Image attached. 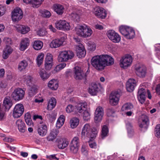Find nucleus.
<instances>
[{
  "instance_id": "obj_1",
  "label": "nucleus",
  "mask_w": 160,
  "mask_h": 160,
  "mask_svg": "<svg viewBox=\"0 0 160 160\" xmlns=\"http://www.w3.org/2000/svg\"><path fill=\"white\" fill-rule=\"evenodd\" d=\"M76 31L78 36L84 38L90 37L92 33L91 29L85 24L78 26L76 28Z\"/></svg>"
},
{
  "instance_id": "obj_2",
  "label": "nucleus",
  "mask_w": 160,
  "mask_h": 160,
  "mask_svg": "<svg viewBox=\"0 0 160 160\" xmlns=\"http://www.w3.org/2000/svg\"><path fill=\"white\" fill-rule=\"evenodd\" d=\"M97 133L96 130L92 131L90 125L85 124L82 128L81 133V137L82 139L87 138H93L96 137Z\"/></svg>"
},
{
  "instance_id": "obj_3",
  "label": "nucleus",
  "mask_w": 160,
  "mask_h": 160,
  "mask_svg": "<svg viewBox=\"0 0 160 160\" xmlns=\"http://www.w3.org/2000/svg\"><path fill=\"white\" fill-rule=\"evenodd\" d=\"M101 55L95 56L91 59V64L97 70H102L105 67Z\"/></svg>"
},
{
  "instance_id": "obj_4",
  "label": "nucleus",
  "mask_w": 160,
  "mask_h": 160,
  "mask_svg": "<svg viewBox=\"0 0 160 160\" xmlns=\"http://www.w3.org/2000/svg\"><path fill=\"white\" fill-rule=\"evenodd\" d=\"M77 110L75 111L83 114V118L85 120L88 121L90 118V114L86 110L87 105L86 103H79L76 106Z\"/></svg>"
},
{
  "instance_id": "obj_5",
  "label": "nucleus",
  "mask_w": 160,
  "mask_h": 160,
  "mask_svg": "<svg viewBox=\"0 0 160 160\" xmlns=\"http://www.w3.org/2000/svg\"><path fill=\"white\" fill-rule=\"evenodd\" d=\"M25 94V91L20 88H17L14 90L11 97L15 101H18L23 99Z\"/></svg>"
},
{
  "instance_id": "obj_6",
  "label": "nucleus",
  "mask_w": 160,
  "mask_h": 160,
  "mask_svg": "<svg viewBox=\"0 0 160 160\" xmlns=\"http://www.w3.org/2000/svg\"><path fill=\"white\" fill-rule=\"evenodd\" d=\"M135 69V73L138 77L141 78L146 77L147 74V71L145 66L142 64H137Z\"/></svg>"
},
{
  "instance_id": "obj_7",
  "label": "nucleus",
  "mask_w": 160,
  "mask_h": 160,
  "mask_svg": "<svg viewBox=\"0 0 160 160\" xmlns=\"http://www.w3.org/2000/svg\"><path fill=\"white\" fill-rule=\"evenodd\" d=\"M74 56V54L72 51H64L60 53L58 57V60L59 62H66L72 58Z\"/></svg>"
},
{
  "instance_id": "obj_8",
  "label": "nucleus",
  "mask_w": 160,
  "mask_h": 160,
  "mask_svg": "<svg viewBox=\"0 0 160 160\" xmlns=\"http://www.w3.org/2000/svg\"><path fill=\"white\" fill-rule=\"evenodd\" d=\"M80 146L79 139L78 137H74L72 140L70 145V150L71 152L76 154L77 153Z\"/></svg>"
},
{
  "instance_id": "obj_9",
  "label": "nucleus",
  "mask_w": 160,
  "mask_h": 160,
  "mask_svg": "<svg viewBox=\"0 0 160 160\" xmlns=\"http://www.w3.org/2000/svg\"><path fill=\"white\" fill-rule=\"evenodd\" d=\"M74 77L77 80H87V75L84 72L81 68L78 67H76L74 68Z\"/></svg>"
},
{
  "instance_id": "obj_10",
  "label": "nucleus",
  "mask_w": 160,
  "mask_h": 160,
  "mask_svg": "<svg viewBox=\"0 0 160 160\" xmlns=\"http://www.w3.org/2000/svg\"><path fill=\"white\" fill-rule=\"evenodd\" d=\"M55 27L60 30L68 31L70 29L69 24L64 20H58L55 23Z\"/></svg>"
},
{
  "instance_id": "obj_11",
  "label": "nucleus",
  "mask_w": 160,
  "mask_h": 160,
  "mask_svg": "<svg viewBox=\"0 0 160 160\" xmlns=\"http://www.w3.org/2000/svg\"><path fill=\"white\" fill-rule=\"evenodd\" d=\"M132 56L129 54L126 55L123 57L120 60V65L121 68H125L129 66L132 62Z\"/></svg>"
},
{
  "instance_id": "obj_12",
  "label": "nucleus",
  "mask_w": 160,
  "mask_h": 160,
  "mask_svg": "<svg viewBox=\"0 0 160 160\" xmlns=\"http://www.w3.org/2000/svg\"><path fill=\"white\" fill-rule=\"evenodd\" d=\"M24 111L23 105L22 104H16L14 108L13 112V116L14 118L20 117L23 114Z\"/></svg>"
},
{
  "instance_id": "obj_13",
  "label": "nucleus",
  "mask_w": 160,
  "mask_h": 160,
  "mask_svg": "<svg viewBox=\"0 0 160 160\" xmlns=\"http://www.w3.org/2000/svg\"><path fill=\"white\" fill-rule=\"evenodd\" d=\"M22 12L19 8H15L12 12V18L13 21H18L22 18Z\"/></svg>"
},
{
  "instance_id": "obj_14",
  "label": "nucleus",
  "mask_w": 160,
  "mask_h": 160,
  "mask_svg": "<svg viewBox=\"0 0 160 160\" xmlns=\"http://www.w3.org/2000/svg\"><path fill=\"white\" fill-rule=\"evenodd\" d=\"M107 35L108 38L114 42H118L120 41V36L113 30H109L107 33Z\"/></svg>"
},
{
  "instance_id": "obj_15",
  "label": "nucleus",
  "mask_w": 160,
  "mask_h": 160,
  "mask_svg": "<svg viewBox=\"0 0 160 160\" xmlns=\"http://www.w3.org/2000/svg\"><path fill=\"white\" fill-rule=\"evenodd\" d=\"M93 13L98 18L101 19L105 18L107 16L105 10L103 8L99 7L94 8Z\"/></svg>"
},
{
  "instance_id": "obj_16",
  "label": "nucleus",
  "mask_w": 160,
  "mask_h": 160,
  "mask_svg": "<svg viewBox=\"0 0 160 160\" xmlns=\"http://www.w3.org/2000/svg\"><path fill=\"white\" fill-rule=\"evenodd\" d=\"M120 96V94L118 92H112L109 97L110 104L113 106L117 105L119 101Z\"/></svg>"
},
{
  "instance_id": "obj_17",
  "label": "nucleus",
  "mask_w": 160,
  "mask_h": 160,
  "mask_svg": "<svg viewBox=\"0 0 160 160\" xmlns=\"http://www.w3.org/2000/svg\"><path fill=\"white\" fill-rule=\"evenodd\" d=\"M103 110L101 107L97 108L95 112L94 121L96 123L100 122L103 115Z\"/></svg>"
},
{
  "instance_id": "obj_18",
  "label": "nucleus",
  "mask_w": 160,
  "mask_h": 160,
  "mask_svg": "<svg viewBox=\"0 0 160 160\" xmlns=\"http://www.w3.org/2000/svg\"><path fill=\"white\" fill-rule=\"evenodd\" d=\"M136 81L134 79H129L126 84L127 90L130 92L133 91L136 85Z\"/></svg>"
},
{
  "instance_id": "obj_19",
  "label": "nucleus",
  "mask_w": 160,
  "mask_h": 160,
  "mask_svg": "<svg viewBox=\"0 0 160 160\" xmlns=\"http://www.w3.org/2000/svg\"><path fill=\"white\" fill-rule=\"evenodd\" d=\"M77 55L79 58H81L85 56L86 52L82 44H79L76 47Z\"/></svg>"
},
{
  "instance_id": "obj_20",
  "label": "nucleus",
  "mask_w": 160,
  "mask_h": 160,
  "mask_svg": "<svg viewBox=\"0 0 160 160\" xmlns=\"http://www.w3.org/2000/svg\"><path fill=\"white\" fill-rule=\"evenodd\" d=\"M102 57L103 61L104 62L105 67L107 66H110L112 65L114 63V59L110 55L105 54L102 55Z\"/></svg>"
},
{
  "instance_id": "obj_21",
  "label": "nucleus",
  "mask_w": 160,
  "mask_h": 160,
  "mask_svg": "<svg viewBox=\"0 0 160 160\" xmlns=\"http://www.w3.org/2000/svg\"><path fill=\"white\" fill-rule=\"evenodd\" d=\"M64 42L63 38H58L53 40L50 44V46L52 48H55L61 46Z\"/></svg>"
},
{
  "instance_id": "obj_22",
  "label": "nucleus",
  "mask_w": 160,
  "mask_h": 160,
  "mask_svg": "<svg viewBox=\"0 0 160 160\" xmlns=\"http://www.w3.org/2000/svg\"><path fill=\"white\" fill-rule=\"evenodd\" d=\"M99 90L98 85L94 83H91L88 88V92L92 95H96Z\"/></svg>"
},
{
  "instance_id": "obj_23",
  "label": "nucleus",
  "mask_w": 160,
  "mask_h": 160,
  "mask_svg": "<svg viewBox=\"0 0 160 160\" xmlns=\"http://www.w3.org/2000/svg\"><path fill=\"white\" fill-rule=\"evenodd\" d=\"M56 142L58 148L60 149L65 148L69 144L68 141L66 139L63 138L57 139Z\"/></svg>"
},
{
  "instance_id": "obj_24",
  "label": "nucleus",
  "mask_w": 160,
  "mask_h": 160,
  "mask_svg": "<svg viewBox=\"0 0 160 160\" xmlns=\"http://www.w3.org/2000/svg\"><path fill=\"white\" fill-rule=\"evenodd\" d=\"M16 125L19 131L22 133L24 132L26 130L25 123L21 119H18L16 122Z\"/></svg>"
},
{
  "instance_id": "obj_25",
  "label": "nucleus",
  "mask_w": 160,
  "mask_h": 160,
  "mask_svg": "<svg viewBox=\"0 0 160 160\" xmlns=\"http://www.w3.org/2000/svg\"><path fill=\"white\" fill-rule=\"evenodd\" d=\"M12 105L11 100L9 97H6L3 101L2 108L5 111H8Z\"/></svg>"
},
{
  "instance_id": "obj_26",
  "label": "nucleus",
  "mask_w": 160,
  "mask_h": 160,
  "mask_svg": "<svg viewBox=\"0 0 160 160\" xmlns=\"http://www.w3.org/2000/svg\"><path fill=\"white\" fill-rule=\"evenodd\" d=\"M29 40L28 38H25L22 39L21 42L20 49L23 51L26 49L29 45Z\"/></svg>"
},
{
  "instance_id": "obj_27",
  "label": "nucleus",
  "mask_w": 160,
  "mask_h": 160,
  "mask_svg": "<svg viewBox=\"0 0 160 160\" xmlns=\"http://www.w3.org/2000/svg\"><path fill=\"white\" fill-rule=\"evenodd\" d=\"M24 2L27 3H31L33 5L34 8H37L41 4L43 0H23Z\"/></svg>"
},
{
  "instance_id": "obj_28",
  "label": "nucleus",
  "mask_w": 160,
  "mask_h": 160,
  "mask_svg": "<svg viewBox=\"0 0 160 160\" xmlns=\"http://www.w3.org/2000/svg\"><path fill=\"white\" fill-rule=\"evenodd\" d=\"M16 28L19 32L22 34H25L30 30V28L28 27L21 25H17Z\"/></svg>"
},
{
  "instance_id": "obj_29",
  "label": "nucleus",
  "mask_w": 160,
  "mask_h": 160,
  "mask_svg": "<svg viewBox=\"0 0 160 160\" xmlns=\"http://www.w3.org/2000/svg\"><path fill=\"white\" fill-rule=\"evenodd\" d=\"M28 61L25 59L19 62L18 69L19 71L22 72L26 69L28 67Z\"/></svg>"
},
{
  "instance_id": "obj_30",
  "label": "nucleus",
  "mask_w": 160,
  "mask_h": 160,
  "mask_svg": "<svg viewBox=\"0 0 160 160\" xmlns=\"http://www.w3.org/2000/svg\"><path fill=\"white\" fill-rule=\"evenodd\" d=\"M38 133L41 136H45L47 132V128L45 124H42L38 128Z\"/></svg>"
},
{
  "instance_id": "obj_31",
  "label": "nucleus",
  "mask_w": 160,
  "mask_h": 160,
  "mask_svg": "<svg viewBox=\"0 0 160 160\" xmlns=\"http://www.w3.org/2000/svg\"><path fill=\"white\" fill-rule=\"evenodd\" d=\"M48 87L51 89L55 90H57L58 87V81L54 79L50 81L48 83Z\"/></svg>"
},
{
  "instance_id": "obj_32",
  "label": "nucleus",
  "mask_w": 160,
  "mask_h": 160,
  "mask_svg": "<svg viewBox=\"0 0 160 160\" xmlns=\"http://www.w3.org/2000/svg\"><path fill=\"white\" fill-rule=\"evenodd\" d=\"M53 8L54 11L58 15L62 14L64 11V8L63 7L59 4H55L53 5Z\"/></svg>"
},
{
  "instance_id": "obj_33",
  "label": "nucleus",
  "mask_w": 160,
  "mask_h": 160,
  "mask_svg": "<svg viewBox=\"0 0 160 160\" xmlns=\"http://www.w3.org/2000/svg\"><path fill=\"white\" fill-rule=\"evenodd\" d=\"M142 118V122L139 125V127L141 128H144L147 129L149 121L148 118L146 115H143Z\"/></svg>"
},
{
  "instance_id": "obj_34",
  "label": "nucleus",
  "mask_w": 160,
  "mask_h": 160,
  "mask_svg": "<svg viewBox=\"0 0 160 160\" xmlns=\"http://www.w3.org/2000/svg\"><path fill=\"white\" fill-rule=\"evenodd\" d=\"M109 129L107 125H104L102 127V131L101 133V137L102 139H104L108 136Z\"/></svg>"
},
{
  "instance_id": "obj_35",
  "label": "nucleus",
  "mask_w": 160,
  "mask_h": 160,
  "mask_svg": "<svg viewBox=\"0 0 160 160\" xmlns=\"http://www.w3.org/2000/svg\"><path fill=\"white\" fill-rule=\"evenodd\" d=\"M12 49L9 46L7 45L3 51L2 55L3 58L4 59H7L9 56L12 53Z\"/></svg>"
},
{
  "instance_id": "obj_36",
  "label": "nucleus",
  "mask_w": 160,
  "mask_h": 160,
  "mask_svg": "<svg viewBox=\"0 0 160 160\" xmlns=\"http://www.w3.org/2000/svg\"><path fill=\"white\" fill-rule=\"evenodd\" d=\"M56 104V100L53 97L50 98L48 102L47 109L49 110H52L55 106Z\"/></svg>"
},
{
  "instance_id": "obj_37",
  "label": "nucleus",
  "mask_w": 160,
  "mask_h": 160,
  "mask_svg": "<svg viewBox=\"0 0 160 160\" xmlns=\"http://www.w3.org/2000/svg\"><path fill=\"white\" fill-rule=\"evenodd\" d=\"M39 73L40 77L43 80H47L50 76V74L46 72L43 69L40 70Z\"/></svg>"
},
{
  "instance_id": "obj_38",
  "label": "nucleus",
  "mask_w": 160,
  "mask_h": 160,
  "mask_svg": "<svg viewBox=\"0 0 160 160\" xmlns=\"http://www.w3.org/2000/svg\"><path fill=\"white\" fill-rule=\"evenodd\" d=\"M58 133V130H56L55 131L51 132L50 134L47 137V139L49 141H53L55 138Z\"/></svg>"
},
{
  "instance_id": "obj_39",
  "label": "nucleus",
  "mask_w": 160,
  "mask_h": 160,
  "mask_svg": "<svg viewBox=\"0 0 160 160\" xmlns=\"http://www.w3.org/2000/svg\"><path fill=\"white\" fill-rule=\"evenodd\" d=\"M126 127L127 129L128 136L130 137H131L134 134V131L132 128V126L131 123L128 122L126 124Z\"/></svg>"
},
{
  "instance_id": "obj_40",
  "label": "nucleus",
  "mask_w": 160,
  "mask_h": 160,
  "mask_svg": "<svg viewBox=\"0 0 160 160\" xmlns=\"http://www.w3.org/2000/svg\"><path fill=\"white\" fill-rule=\"evenodd\" d=\"M43 46L42 42L40 41H36L33 44L34 48L37 50H40Z\"/></svg>"
},
{
  "instance_id": "obj_41",
  "label": "nucleus",
  "mask_w": 160,
  "mask_h": 160,
  "mask_svg": "<svg viewBox=\"0 0 160 160\" xmlns=\"http://www.w3.org/2000/svg\"><path fill=\"white\" fill-rule=\"evenodd\" d=\"M128 31L125 37L127 38L131 39L133 38L135 36V33L134 31L131 28L128 29Z\"/></svg>"
},
{
  "instance_id": "obj_42",
  "label": "nucleus",
  "mask_w": 160,
  "mask_h": 160,
  "mask_svg": "<svg viewBox=\"0 0 160 160\" xmlns=\"http://www.w3.org/2000/svg\"><path fill=\"white\" fill-rule=\"evenodd\" d=\"M71 127L72 128H76L79 123V120L78 118H73L70 121Z\"/></svg>"
},
{
  "instance_id": "obj_43",
  "label": "nucleus",
  "mask_w": 160,
  "mask_h": 160,
  "mask_svg": "<svg viewBox=\"0 0 160 160\" xmlns=\"http://www.w3.org/2000/svg\"><path fill=\"white\" fill-rule=\"evenodd\" d=\"M130 28L125 26H121L119 27V31L121 34L125 36L126 35H127L128 29H129Z\"/></svg>"
},
{
  "instance_id": "obj_44",
  "label": "nucleus",
  "mask_w": 160,
  "mask_h": 160,
  "mask_svg": "<svg viewBox=\"0 0 160 160\" xmlns=\"http://www.w3.org/2000/svg\"><path fill=\"white\" fill-rule=\"evenodd\" d=\"M133 105L130 103H127L124 104L122 108V110L123 111L128 110L133 108Z\"/></svg>"
},
{
  "instance_id": "obj_45",
  "label": "nucleus",
  "mask_w": 160,
  "mask_h": 160,
  "mask_svg": "<svg viewBox=\"0 0 160 160\" xmlns=\"http://www.w3.org/2000/svg\"><path fill=\"white\" fill-rule=\"evenodd\" d=\"M6 111L0 106V121L4 120L6 118Z\"/></svg>"
},
{
  "instance_id": "obj_46",
  "label": "nucleus",
  "mask_w": 160,
  "mask_h": 160,
  "mask_svg": "<svg viewBox=\"0 0 160 160\" xmlns=\"http://www.w3.org/2000/svg\"><path fill=\"white\" fill-rule=\"evenodd\" d=\"M44 56V54L42 53H41L38 55L37 59V61L38 66H39L42 64L43 61Z\"/></svg>"
},
{
  "instance_id": "obj_47",
  "label": "nucleus",
  "mask_w": 160,
  "mask_h": 160,
  "mask_svg": "<svg viewBox=\"0 0 160 160\" xmlns=\"http://www.w3.org/2000/svg\"><path fill=\"white\" fill-rule=\"evenodd\" d=\"M37 88L35 87H31L28 91V95L32 97L37 92Z\"/></svg>"
},
{
  "instance_id": "obj_48",
  "label": "nucleus",
  "mask_w": 160,
  "mask_h": 160,
  "mask_svg": "<svg viewBox=\"0 0 160 160\" xmlns=\"http://www.w3.org/2000/svg\"><path fill=\"white\" fill-rule=\"evenodd\" d=\"M42 16L45 18H49L51 16V14L50 12L47 10H44L42 11Z\"/></svg>"
},
{
  "instance_id": "obj_49",
  "label": "nucleus",
  "mask_w": 160,
  "mask_h": 160,
  "mask_svg": "<svg viewBox=\"0 0 160 160\" xmlns=\"http://www.w3.org/2000/svg\"><path fill=\"white\" fill-rule=\"evenodd\" d=\"M72 19L75 21L78 22L80 20V17L78 14L75 12H73L71 14Z\"/></svg>"
},
{
  "instance_id": "obj_50",
  "label": "nucleus",
  "mask_w": 160,
  "mask_h": 160,
  "mask_svg": "<svg viewBox=\"0 0 160 160\" xmlns=\"http://www.w3.org/2000/svg\"><path fill=\"white\" fill-rule=\"evenodd\" d=\"M45 62L52 63V56L51 54L50 53H48L47 54L45 59Z\"/></svg>"
},
{
  "instance_id": "obj_51",
  "label": "nucleus",
  "mask_w": 160,
  "mask_h": 160,
  "mask_svg": "<svg viewBox=\"0 0 160 160\" xmlns=\"http://www.w3.org/2000/svg\"><path fill=\"white\" fill-rule=\"evenodd\" d=\"M96 47V45L94 42H90L88 44V48L91 51L95 50Z\"/></svg>"
},
{
  "instance_id": "obj_52",
  "label": "nucleus",
  "mask_w": 160,
  "mask_h": 160,
  "mask_svg": "<svg viewBox=\"0 0 160 160\" xmlns=\"http://www.w3.org/2000/svg\"><path fill=\"white\" fill-rule=\"evenodd\" d=\"M74 109V106L71 104H69L66 108V111L67 113H69L73 112Z\"/></svg>"
},
{
  "instance_id": "obj_53",
  "label": "nucleus",
  "mask_w": 160,
  "mask_h": 160,
  "mask_svg": "<svg viewBox=\"0 0 160 160\" xmlns=\"http://www.w3.org/2000/svg\"><path fill=\"white\" fill-rule=\"evenodd\" d=\"M47 32L45 30L43 29H39L37 32V34L39 36L42 37L46 34Z\"/></svg>"
},
{
  "instance_id": "obj_54",
  "label": "nucleus",
  "mask_w": 160,
  "mask_h": 160,
  "mask_svg": "<svg viewBox=\"0 0 160 160\" xmlns=\"http://www.w3.org/2000/svg\"><path fill=\"white\" fill-rule=\"evenodd\" d=\"M115 112L114 109L112 108H108L107 111V114L108 116H112Z\"/></svg>"
},
{
  "instance_id": "obj_55",
  "label": "nucleus",
  "mask_w": 160,
  "mask_h": 160,
  "mask_svg": "<svg viewBox=\"0 0 160 160\" xmlns=\"http://www.w3.org/2000/svg\"><path fill=\"white\" fill-rule=\"evenodd\" d=\"M91 139H90V141L88 142V144L89 147L92 148H96L97 147V145L96 143L94 142L90 141Z\"/></svg>"
},
{
  "instance_id": "obj_56",
  "label": "nucleus",
  "mask_w": 160,
  "mask_h": 160,
  "mask_svg": "<svg viewBox=\"0 0 160 160\" xmlns=\"http://www.w3.org/2000/svg\"><path fill=\"white\" fill-rule=\"evenodd\" d=\"M145 94H138V95L140 97V99L139 100L140 102L142 104L144 102L145 100Z\"/></svg>"
},
{
  "instance_id": "obj_57",
  "label": "nucleus",
  "mask_w": 160,
  "mask_h": 160,
  "mask_svg": "<svg viewBox=\"0 0 160 160\" xmlns=\"http://www.w3.org/2000/svg\"><path fill=\"white\" fill-rule=\"evenodd\" d=\"M4 41L5 43L7 44L6 47L7 45L9 46V45L11 44L12 43V40L10 38L5 37L4 38Z\"/></svg>"
},
{
  "instance_id": "obj_58",
  "label": "nucleus",
  "mask_w": 160,
  "mask_h": 160,
  "mask_svg": "<svg viewBox=\"0 0 160 160\" xmlns=\"http://www.w3.org/2000/svg\"><path fill=\"white\" fill-rule=\"evenodd\" d=\"M52 63L45 62V67L47 70H49L50 69L52 66Z\"/></svg>"
},
{
  "instance_id": "obj_59",
  "label": "nucleus",
  "mask_w": 160,
  "mask_h": 160,
  "mask_svg": "<svg viewBox=\"0 0 160 160\" xmlns=\"http://www.w3.org/2000/svg\"><path fill=\"white\" fill-rule=\"evenodd\" d=\"M65 117L63 115H62L60 116L58 120L61 122V124H62L63 125L65 121Z\"/></svg>"
},
{
  "instance_id": "obj_60",
  "label": "nucleus",
  "mask_w": 160,
  "mask_h": 160,
  "mask_svg": "<svg viewBox=\"0 0 160 160\" xmlns=\"http://www.w3.org/2000/svg\"><path fill=\"white\" fill-rule=\"evenodd\" d=\"M156 92L157 94L160 96V84H158L156 88Z\"/></svg>"
},
{
  "instance_id": "obj_61",
  "label": "nucleus",
  "mask_w": 160,
  "mask_h": 160,
  "mask_svg": "<svg viewBox=\"0 0 160 160\" xmlns=\"http://www.w3.org/2000/svg\"><path fill=\"white\" fill-rule=\"evenodd\" d=\"M26 123L28 125L30 126L33 124V123L31 118L25 120Z\"/></svg>"
},
{
  "instance_id": "obj_62",
  "label": "nucleus",
  "mask_w": 160,
  "mask_h": 160,
  "mask_svg": "<svg viewBox=\"0 0 160 160\" xmlns=\"http://www.w3.org/2000/svg\"><path fill=\"white\" fill-rule=\"evenodd\" d=\"M48 158L50 160H54L56 159V160H58L59 158H57L56 156L55 155H52L49 156L48 157Z\"/></svg>"
},
{
  "instance_id": "obj_63",
  "label": "nucleus",
  "mask_w": 160,
  "mask_h": 160,
  "mask_svg": "<svg viewBox=\"0 0 160 160\" xmlns=\"http://www.w3.org/2000/svg\"><path fill=\"white\" fill-rule=\"evenodd\" d=\"M146 94V91L145 89L143 88H141L138 89V94Z\"/></svg>"
},
{
  "instance_id": "obj_64",
  "label": "nucleus",
  "mask_w": 160,
  "mask_h": 160,
  "mask_svg": "<svg viewBox=\"0 0 160 160\" xmlns=\"http://www.w3.org/2000/svg\"><path fill=\"white\" fill-rule=\"evenodd\" d=\"M66 66V64L65 63H62L59 65L57 67L60 69L63 68Z\"/></svg>"
}]
</instances>
